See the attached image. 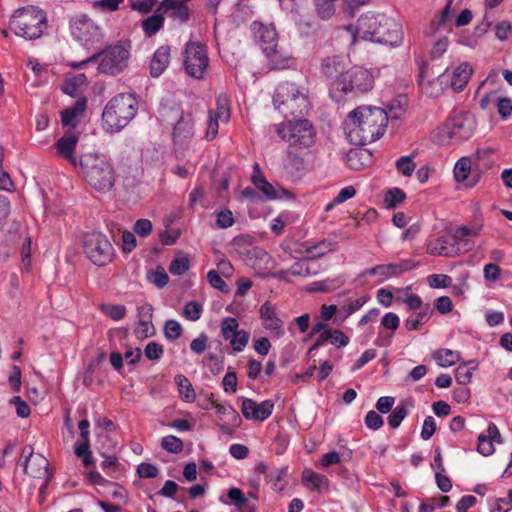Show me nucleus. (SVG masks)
I'll list each match as a JSON object with an SVG mask.
<instances>
[{"instance_id":"obj_11","label":"nucleus","mask_w":512,"mask_h":512,"mask_svg":"<svg viewBox=\"0 0 512 512\" xmlns=\"http://www.w3.org/2000/svg\"><path fill=\"white\" fill-rule=\"evenodd\" d=\"M183 65L190 77L203 79L209 66L206 45L197 41H188L185 44Z\"/></svg>"},{"instance_id":"obj_50","label":"nucleus","mask_w":512,"mask_h":512,"mask_svg":"<svg viewBox=\"0 0 512 512\" xmlns=\"http://www.w3.org/2000/svg\"><path fill=\"white\" fill-rule=\"evenodd\" d=\"M182 326L176 320H167L164 325V334L168 340L174 341L182 334Z\"/></svg>"},{"instance_id":"obj_42","label":"nucleus","mask_w":512,"mask_h":512,"mask_svg":"<svg viewBox=\"0 0 512 512\" xmlns=\"http://www.w3.org/2000/svg\"><path fill=\"white\" fill-rule=\"evenodd\" d=\"M453 0H449L445 7L440 11L438 15L431 21V33H435L440 28L445 27L451 17V6Z\"/></svg>"},{"instance_id":"obj_38","label":"nucleus","mask_w":512,"mask_h":512,"mask_svg":"<svg viewBox=\"0 0 512 512\" xmlns=\"http://www.w3.org/2000/svg\"><path fill=\"white\" fill-rule=\"evenodd\" d=\"M175 383L177 384L178 391L184 401L190 403L195 400L196 394L194 388L186 376L182 374L176 375Z\"/></svg>"},{"instance_id":"obj_48","label":"nucleus","mask_w":512,"mask_h":512,"mask_svg":"<svg viewBox=\"0 0 512 512\" xmlns=\"http://www.w3.org/2000/svg\"><path fill=\"white\" fill-rule=\"evenodd\" d=\"M406 195L400 188H392L387 191L384 201L388 208H394L397 204L404 201Z\"/></svg>"},{"instance_id":"obj_40","label":"nucleus","mask_w":512,"mask_h":512,"mask_svg":"<svg viewBox=\"0 0 512 512\" xmlns=\"http://www.w3.org/2000/svg\"><path fill=\"white\" fill-rule=\"evenodd\" d=\"M449 240L445 237H439L431 240L427 244V253L433 256H449Z\"/></svg>"},{"instance_id":"obj_58","label":"nucleus","mask_w":512,"mask_h":512,"mask_svg":"<svg viewBox=\"0 0 512 512\" xmlns=\"http://www.w3.org/2000/svg\"><path fill=\"white\" fill-rule=\"evenodd\" d=\"M329 342L337 347H345L349 344V337L341 330L328 329Z\"/></svg>"},{"instance_id":"obj_31","label":"nucleus","mask_w":512,"mask_h":512,"mask_svg":"<svg viewBox=\"0 0 512 512\" xmlns=\"http://www.w3.org/2000/svg\"><path fill=\"white\" fill-rule=\"evenodd\" d=\"M302 482L313 491L320 492L328 488L329 480L325 475L314 472L311 469L303 471Z\"/></svg>"},{"instance_id":"obj_18","label":"nucleus","mask_w":512,"mask_h":512,"mask_svg":"<svg viewBox=\"0 0 512 512\" xmlns=\"http://www.w3.org/2000/svg\"><path fill=\"white\" fill-rule=\"evenodd\" d=\"M78 141V135L72 130H67L54 145L57 155L68 161L75 168L79 167V157L75 155Z\"/></svg>"},{"instance_id":"obj_63","label":"nucleus","mask_w":512,"mask_h":512,"mask_svg":"<svg viewBox=\"0 0 512 512\" xmlns=\"http://www.w3.org/2000/svg\"><path fill=\"white\" fill-rule=\"evenodd\" d=\"M483 273L486 281L495 282L501 276V268L497 264L488 263L484 266Z\"/></svg>"},{"instance_id":"obj_29","label":"nucleus","mask_w":512,"mask_h":512,"mask_svg":"<svg viewBox=\"0 0 512 512\" xmlns=\"http://www.w3.org/2000/svg\"><path fill=\"white\" fill-rule=\"evenodd\" d=\"M472 75V68L467 62L461 63L452 73L450 86L454 91H462Z\"/></svg>"},{"instance_id":"obj_55","label":"nucleus","mask_w":512,"mask_h":512,"mask_svg":"<svg viewBox=\"0 0 512 512\" xmlns=\"http://www.w3.org/2000/svg\"><path fill=\"white\" fill-rule=\"evenodd\" d=\"M148 279L158 288H163L169 281V277L162 267H158L156 270L152 271L149 274Z\"/></svg>"},{"instance_id":"obj_23","label":"nucleus","mask_w":512,"mask_h":512,"mask_svg":"<svg viewBox=\"0 0 512 512\" xmlns=\"http://www.w3.org/2000/svg\"><path fill=\"white\" fill-rule=\"evenodd\" d=\"M87 100L86 98H79L73 106L64 109L61 112V122L68 130L75 129L80 123V119L86 111Z\"/></svg>"},{"instance_id":"obj_57","label":"nucleus","mask_w":512,"mask_h":512,"mask_svg":"<svg viewBox=\"0 0 512 512\" xmlns=\"http://www.w3.org/2000/svg\"><path fill=\"white\" fill-rule=\"evenodd\" d=\"M235 223L233 213L229 209H223L217 213L216 225L221 229H227Z\"/></svg>"},{"instance_id":"obj_6","label":"nucleus","mask_w":512,"mask_h":512,"mask_svg":"<svg viewBox=\"0 0 512 512\" xmlns=\"http://www.w3.org/2000/svg\"><path fill=\"white\" fill-rule=\"evenodd\" d=\"M87 182L97 191H109L115 182L114 170L103 156L83 154L79 157V167Z\"/></svg>"},{"instance_id":"obj_26","label":"nucleus","mask_w":512,"mask_h":512,"mask_svg":"<svg viewBox=\"0 0 512 512\" xmlns=\"http://www.w3.org/2000/svg\"><path fill=\"white\" fill-rule=\"evenodd\" d=\"M170 46L162 45L156 49L150 62V75L159 77L167 69L170 63Z\"/></svg>"},{"instance_id":"obj_25","label":"nucleus","mask_w":512,"mask_h":512,"mask_svg":"<svg viewBox=\"0 0 512 512\" xmlns=\"http://www.w3.org/2000/svg\"><path fill=\"white\" fill-rule=\"evenodd\" d=\"M265 55L271 69H289L295 65V59L287 52L272 46L265 48Z\"/></svg>"},{"instance_id":"obj_36","label":"nucleus","mask_w":512,"mask_h":512,"mask_svg":"<svg viewBox=\"0 0 512 512\" xmlns=\"http://www.w3.org/2000/svg\"><path fill=\"white\" fill-rule=\"evenodd\" d=\"M370 158L371 155L367 150L352 149L347 154V165L353 170H360Z\"/></svg>"},{"instance_id":"obj_27","label":"nucleus","mask_w":512,"mask_h":512,"mask_svg":"<svg viewBox=\"0 0 512 512\" xmlns=\"http://www.w3.org/2000/svg\"><path fill=\"white\" fill-rule=\"evenodd\" d=\"M163 10L170 18L185 23L189 19V8L182 0H163L157 12Z\"/></svg>"},{"instance_id":"obj_39","label":"nucleus","mask_w":512,"mask_h":512,"mask_svg":"<svg viewBox=\"0 0 512 512\" xmlns=\"http://www.w3.org/2000/svg\"><path fill=\"white\" fill-rule=\"evenodd\" d=\"M163 24L164 17L159 13H155L145 18L142 21V29L145 36L151 37L155 35L163 27Z\"/></svg>"},{"instance_id":"obj_14","label":"nucleus","mask_w":512,"mask_h":512,"mask_svg":"<svg viewBox=\"0 0 512 512\" xmlns=\"http://www.w3.org/2000/svg\"><path fill=\"white\" fill-rule=\"evenodd\" d=\"M70 30L73 38L87 48L101 38L99 27L86 15L76 17L70 24Z\"/></svg>"},{"instance_id":"obj_5","label":"nucleus","mask_w":512,"mask_h":512,"mask_svg":"<svg viewBox=\"0 0 512 512\" xmlns=\"http://www.w3.org/2000/svg\"><path fill=\"white\" fill-rule=\"evenodd\" d=\"M138 110V101L130 93H120L106 104L102 121L106 132L116 133L126 127L135 117Z\"/></svg>"},{"instance_id":"obj_45","label":"nucleus","mask_w":512,"mask_h":512,"mask_svg":"<svg viewBox=\"0 0 512 512\" xmlns=\"http://www.w3.org/2000/svg\"><path fill=\"white\" fill-rule=\"evenodd\" d=\"M370 297L368 295H363L355 300L349 301L345 305H343L340 309V313H344V317H348L358 311L361 307H363L368 301Z\"/></svg>"},{"instance_id":"obj_24","label":"nucleus","mask_w":512,"mask_h":512,"mask_svg":"<svg viewBox=\"0 0 512 512\" xmlns=\"http://www.w3.org/2000/svg\"><path fill=\"white\" fill-rule=\"evenodd\" d=\"M494 442L502 443V436L496 424L491 422L488 425L487 434H480L478 436L477 451L483 456L492 455L495 451Z\"/></svg>"},{"instance_id":"obj_46","label":"nucleus","mask_w":512,"mask_h":512,"mask_svg":"<svg viewBox=\"0 0 512 512\" xmlns=\"http://www.w3.org/2000/svg\"><path fill=\"white\" fill-rule=\"evenodd\" d=\"M413 158V155L400 157L395 163L398 172L402 173L404 176L410 177L415 169Z\"/></svg>"},{"instance_id":"obj_52","label":"nucleus","mask_w":512,"mask_h":512,"mask_svg":"<svg viewBox=\"0 0 512 512\" xmlns=\"http://www.w3.org/2000/svg\"><path fill=\"white\" fill-rule=\"evenodd\" d=\"M407 415V409L404 405H398L388 416V424L391 428L396 429Z\"/></svg>"},{"instance_id":"obj_34","label":"nucleus","mask_w":512,"mask_h":512,"mask_svg":"<svg viewBox=\"0 0 512 512\" xmlns=\"http://www.w3.org/2000/svg\"><path fill=\"white\" fill-rule=\"evenodd\" d=\"M434 360L442 367H448L460 361L461 355L459 351L441 348L433 353Z\"/></svg>"},{"instance_id":"obj_35","label":"nucleus","mask_w":512,"mask_h":512,"mask_svg":"<svg viewBox=\"0 0 512 512\" xmlns=\"http://www.w3.org/2000/svg\"><path fill=\"white\" fill-rule=\"evenodd\" d=\"M432 313L433 310L430 308L429 305H426L425 307L422 308L421 311L410 315L406 319V328L410 331L418 330L421 325L425 324L430 319Z\"/></svg>"},{"instance_id":"obj_3","label":"nucleus","mask_w":512,"mask_h":512,"mask_svg":"<svg viewBox=\"0 0 512 512\" xmlns=\"http://www.w3.org/2000/svg\"><path fill=\"white\" fill-rule=\"evenodd\" d=\"M376 77V70L355 65L331 83L329 94L338 103L367 94L374 88Z\"/></svg>"},{"instance_id":"obj_43","label":"nucleus","mask_w":512,"mask_h":512,"mask_svg":"<svg viewBox=\"0 0 512 512\" xmlns=\"http://www.w3.org/2000/svg\"><path fill=\"white\" fill-rule=\"evenodd\" d=\"M471 171V161L468 157L460 158L454 166V178L457 182H463Z\"/></svg>"},{"instance_id":"obj_54","label":"nucleus","mask_w":512,"mask_h":512,"mask_svg":"<svg viewBox=\"0 0 512 512\" xmlns=\"http://www.w3.org/2000/svg\"><path fill=\"white\" fill-rule=\"evenodd\" d=\"M102 311L114 321H119L126 315V307L124 305H103Z\"/></svg>"},{"instance_id":"obj_8","label":"nucleus","mask_w":512,"mask_h":512,"mask_svg":"<svg viewBox=\"0 0 512 512\" xmlns=\"http://www.w3.org/2000/svg\"><path fill=\"white\" fill-rule=\"evenodd\" d=\"M277 131L280 137L287 138L289 142L288 157L293 158L295 164L302 165L303 161L296 149L309 148L314 144L316 133L311 122L307 119L289 121L286 126L281 125Z\"/></svg>"},{"instance_id":"obj_62","label":"nucleus","mask_w":512,"mask_h":512,"mask_svg":"<svg viewBox=\"0 0 512 512\" xmlns=\"http://www.w3.org/2000/svg\"><path fill=\"white\" fill-rule=\"evenodd\" d=\"M228 497L234 503V505L238 508H242L248 502V499L245 497L244 493L239 488H231L228 490Z\"/></svg>"},{"instance_id":"obj_10","label":"nucleus","mask_w":512,"mask_h":512,"mask_svg":"<svg viewBox=\"0 0 512 512\" xmlns=\"http://www.w3.org/2000/svg\"><path fill=\"white\" fill-rule=\"evenodd\" d=\"M83 251L86 257L97 266L112 261L114 249L108 238L101 232H88L83 236Z\"/></svg>"},{"instance_id":"obj_59","label":"nucleus","mask_w":512,"mask_h":512,"mask_svg":"<svg viewBox=\"0 0 512 512\" xmlns=\"http://www.w3.org/2000/svg\"><path fill=\"white\" fill-rule=\"evenodd\" d=\"M482 230V224H473L471 226H461L455 232L456 239H462L467 236H477Z\"/></svg>"},{"instance_id":"obj_21","label":"nucleus","mask_w":512,"mask_h":512,"mask_svg":"<svg viewBox=\"0 0 512 512\" xmlns=\"http://www.w3.org/2000/svg\"><path fill=\"white\" fill-rule=\"evenodd\" d=\"M259 313L266 330L271 331L277 337L284 335L283 321L278 317L276 308L269 301L262 304Z\"/></svg>"},{"instance_id":"obj_37","label":"nucleus","mask_w":512,"mask_h":512,"mask_svg":"<svg viewBox=\"0 0 512 512\" xmlns=\"http://www.w3.org/2000/svg\"><path fill=\"white\" fill-rule=\"evenodd\" d=\"M193 134V124L190 116H181L174 126L173 138L175 141L189 138Z\"/></svg>"},{"instance_id":"obj_28","label":"nucleus","mask_w":512,"mask_h":512,"mask_svg":"<svg viewBox=\"0 0 512 512\" xmlns=\"http://www.w3.org/2000/svg\"><path fill=\"white\" fill-rule=\"evenodd\" d=\"M321 72L329 79L336 80L345 73V62L340 56H329L322 60Z\"/></svg>"},{"instance_id":"obj_7","label":"nucleus","mask_w":512,"mask_h":512,"mask_svg":"<svg viewBox=\"0 0 512 512\" xmlns=\"http://www.w3.org/2000/svg\"><path fill=\"white\" fill-rule=\"evenodd\" d=\"M273 103L285 118L304 115L309 108L305 89L292 82H283L278 85Z\"/></svg>"},{"instance_id":"obj_32","label":"nucleus","mask_w":512,"mask_h":512,"mask_svg":"<svg viewBox=\"0 0 512 512\" xmlns=\"http://www.w3.org/2000/svg\"><path fill=\"white\" fill-rule=\"evenodd\" d=\"M87 85V77L85 74L80 73L73 77L67 78L62 85V91L72 97L77 96L82 92L83 88Z\"/></svg>"},{"instance_id":"obj_2","label":"nucleus","mask_w":512,"mask_h":512,"mask_svg":"<svg viewBox=\"0 0 512 512\" xmlns=\"http://www.w3.org/2000/svg\"><path fill=\"white\" fill-rule=\"evenodd\" d=\"M352 35V42L361 38L390 46H398L403 39L401 25L391 17L384 14L368 12L362 15L355 29L348 27Z\"/></svg>"},{"instance_id":"obj_12","label":"nucleus","mask_w":512,"mask_h":512,"mask_svg":"<svg viewBox=\"0 0 512 512\" xmlns=\"http://www.w3.org/2000/svg\"><path fill=\"white\" fill-rule=\"evenodd\" d=\"M475 129V118L469 112L451 115L443 125V133L455 142L468 140L474 134Z\"/></svg>"},{"instance_id":"obj_4","label":"nucleus","mask_w":512,"mask_h":512,"mask_svg":"<svg viewBox=\"0 0 512 512\" xmlns=\"http://www.w3.org/2000/svg\"><path fill=\"white\" fill-rule=\"evenodd\" d=\"M131 44L129 41L118 42L117 44L107 46L101 52H97L87 59L79 62H71L72 68L80 69L88 63L99 62V73L115 76L123 72L130 58Z\"/></svg>"},{"instance_id":"obj_17","label":"nucleus","mask_w":512,"mask_h":512,"mask_svg":"<svg viewBox=\"0 0 512 512\" xmlns=\"http://www.w3.org/2000/svg\"><path fill=\"white\" fill-rule=\"evenodd\" d=\"M274 410V402L272 400H264L257 403L250 398H244L241 405V412L247 420L252 421H265L268 419Z\"/></svg>"},{"instance_id":"obj_20","label":"nucleus","mask_w":512,"mask_h":512,"mask_svg":"<svg viewBox=\"0 0 512 512\" xmlns=\"http://www.w3.org/2000/svg\"><path fill=\"white\" fill-rule=\"evenodd\" d=\"M251 181L254 186L261 191L268 199L274 200L279 199L283 195H288L290 192L284 188L277 189L270 182L267 181L264 174L261 172L260 166L258 163H255L253 167V174L251 177Z\"/></svg>"},{"instance_id":"obj_49","label":"nucleus","mask_w":512,"mask_h":512,"mask_svg":"<svg viewBox=\"0 0 512 512\" xmlns=\"http://www.w3.org/2000/svg\"><path fill=\"white\" fill-rule=\"evenodd\" d=\"M202 312V305L196 301L188 302L183 309L184 317L191 321L199 320L201 318Z\"/></svg>"},{"instance_id":"obj_19","label":"nucleus","mask_w":512,"mask_h":512,"mask_svg":"<svg viewBox=\"0 0 512 512\" xmlns=\"http://www.w3.org/2000/svg\"><path fill=\"white\" fill-rule=\"evenodd\" d=\"M428 64L422 63L419 69L418 84L421 91L428 97L437 98L444 90V75H440L435 79H428Z\"/></svg>"},{"instance_id":"obj_1","label":"nucleus","mask_w":512,"mask_h":512,"mask_svg":"<svg viewBox=\"0 0 512 512\" xmlns=\"http://www.w3.org/2000/svg\"><path fill=\"white\" fill-rule=\"evenodd\" d=\"M387 123L388 116L384 109L359 106L348 114L344 129L351 144L363 146L379 139L384 134Z\"/></svg>"},{"instance_id":"obj_33","label":"nucleus","mask_w":512,"mask_h":512,"mask_svg":"<svg viewBox=\"0 0 512 512\" xmlns=\"http://www.w3.org/2000/svg\"><path fill=\"white\" fill-rule=\"evenodd\" d=\"M209 115H212L222 123H227L231 117L230 99L226 94H220L216 99V108L209 110Z\"/></svg>"},{"instance_id":"obj_56","label":"nucleus","mask_w":512,"mask_h":512,"mask_svg":"<svg viewBox=\"0 0 512 512\" xmlns=\"http://www.w3.org/2000/svg\"><path fill=\"white\" fill-rule=\"evenodd\" d=\"M427 280L432 288H447L452 284V278L445 274H432Z\"/></svg>"},{"instance_id":"obj_51","label":"nucleus","mask_w":512,"mask_h":512,"mask_svg":"<svg viewBox=\"0 0 512 512\" xmlns=\"http://www.w3.org/2000/svg\"><path fill=\"white\" fill-rule=\"evenodd\" d=\"M139 327L142 328V332L144 333V337H148L149 325L152 319V307L150 305H145L139 308Z\"/></svg>"},{"instance_id":"obj_61","label":"nucleus","mask_w":512,"mask_h":512,"mask_svg":"<svg viewBox=\"0 0 512 512\" xmlns=\"http://www.w3.org/2000/svg\"><path fill=\"white\" fill-rule=\"evenodd\" d=\"M145 356L149 360H158L163 355V346L156 342H149L145 347Z\"/></svg>"},{"instance_id":"obj_53","label":"nucleus","mask_w":512,"mask_h":512,"mask_svg":"<svg viewBox=\"0 0 512 512\" xmlns=\"http://www.w3.org/2000/svg\"><path fill=\"white\" fill-rule=\"evenodd\" d=\"M334 1L335 0H315L317 13L322 19H328L333 15L335 11Z\"/></svg>"},{"instance_id":"obj_60","label":"nucleus","mask_w":512,"mask_h":512,"mask_svg":"<svg viewBox=\"0 0 512 512\" xmlns=\"http://www.w3.org/2000/svg\"><path fill=\"white\" fill-rule=\"evenodd\" d=\"M365 425L371 430H378L383 426V418L375 411H369L364 419Z\"/></svg>"},{"instance_id":"obj_64","label":"nucleus","mask_w":512,"mask_h":512,"mask_svg":"<svg viewBox=\"0 0 512 512\" xmlns=\"http://www.w3.org/2000/svg\"><path fill=\"white\" fill-rule=\"evenodd\" d=\"M152 223L148 219H139L135 222L133 230L134 233L140 237H146L152 232Z\"/></svg>"},{"instance_id":"obj_9","label":"nucleus","mask_w":512,"mask_h":512,"mask_svg":"<svg viewBox=\"0 0 512 512\" xmlns=\"http://www.w3.org/2000/svg\"><path fill=\"white\" fill-rule=\"evenodd\" d=\"M46 27V14L35 6L18 9L9 22V28L15 35L28 40L39 38Z\"/></svg>"},{"instance_id":"obj_15","label":"nucleus","mask_w":512,"mask_h":512,"mask_svg":"<svg viewBox=\"0 0 512 512\" xmlns=\"http://www.w3.org/2000/svg\"><path fill=\"white\" fill-rule=\"evenodd\" d=\"M221 335L224 340L229 341L235 352L244 350L249 341V333L239 329L236 318L226 317L221 322Z\"/></svg>"},{"instance_id":"obj_47","label":"nucleus","mask_w":512,"mask_h":512,"mask_svg":"<svg viewBox=\"0 0 512 512\" xmlns=\"http://www.w3.org/2000/svg\"><path fill=\"white\" fill-rule=\"evenodd\" d=\"M190 268V260L187 257L175 258L169 265V272L172 275H183Z\"/></svg>"},{"instance_id":"obj_44","label":"nucleus","mask_w":512,"mask_h":512,"mask_svg":"<svg viewBox=\"0 0 512 512\" xmlns=\"http://www.w3.org/2000/svg\"><path fill=\"white\" fill-rule=\"evenodd\" d=\"M161 447L170 453H180L183 450V442L174 435H168L162 438Z\"/></svg>"},{"instance_id":"obj_16","label":"nucleus","mask_w":512,"mask_h":512,"mask_svg":"<svg viewBox=\"0 0 512 512\" xmlns=\"http://www.w3.org/2000/svg\"><path fill=\"white\" fill-rule=\"evenodd\" d=\"M418 264V262L407 259L401 260L399 263L376 265L374 267L364 270L361 273V276H379L380 279L378 282L382 283L390 277L398 276L404 272L416 268Z\"/></svg>"},{"instance_id":"obj_22","label":"nucleus","mask_w":512,"mask_h":512,"mask_svg":"<svg viewBox=\"0 0 512 512\" xmlns=\"http://www.w3.org/2000/svg\"><path fill=\"white\" fill-rule=\"evenodd\" d=\"M251 31L254 34L255 39L262 46L263 52L265 53V48L268 46H272L273 48H277V39L278 35L276 29L272 25H266L262 22L254 21L251 24Z\"/></svg>"},{"instance_id":"obj_13","label":"nucleus","mask_w":512,"mask_h":512,"mask_svg":"<svg viewBox=\"0 0 512 512\" xmlns=\"http://www.w3.org/2000/svg\"><path fill=\"white\" fill-rule=\"evenodd\" d=\"M18 465L23 467L24 472L33 478H47L50 479L49 462L39 453H34L31 445L23 447Z\"/></svg>"},{"instance_id":"obj_30","label":"nucleus","mask_w":512,"mask_h":512,"mask_svg":"<svg viewBox=\"0 0 512 512\" xmlns=\"http://www.w3.org/2000/svg\"><path fill=\"white\" fill-rule=\"evenodd\" d=\"M336 243L324 239L317 243L305 242L303 248L310 259H317L335 250Z\"/></svg>"},{"instance_id":"obj_41","label":"nucleus","mask_w":512,"mask_h":512,"mask_svg":"<svg viewBox=\"0 0 512 512\" xmlns=\"http://www.w3.org/2000/svg\"><path fill=\"white\" fill-rule=\"evenodd\" d=\"M209 401L211 405L216 409L217 414L219 415H226L228 417H232V426L238 427L242 420L238 412L231 406H224L222 404H219L213 397V394H211Z\"/></svg>"}]
</instances>
